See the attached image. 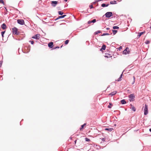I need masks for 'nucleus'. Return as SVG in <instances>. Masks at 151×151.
Masks as SVG:
<instances>
[{"label": "nucleus", "mask_w": 151, "mask_h": 151, "mask_svg": "<svg viewBox=\"0 0 151 151\" xmlns=\"http://www.w3.org/2000/svg\"><path fill=\"white\" fill-rule=\"evenodd\" d=\"M142 109L144 110V115H147L148 113V105L146 104H145V106H143Z\"/></svg>", "instance_id": "f257e3e1"}, {"label": "nucleus", "mask_w": 151, "mask_h": 151, "mask_svg": "<svg viewBox=\"0 0 151 151\" xmlns=\"http://www.w3.org/2000/svg\"><path fill=\"white\" fill-rule=\"evenodd\" d=\"M12 34L13 35H18L19 34V32H18V29L16 27H14L12 28Z\"/></svg>", "instance_id": "f03ea898"}, {"label": "nucleus", "mask_w": 151, "mask_h": 151, "mask_svg": "<svg viewBox=\"0 0 151 151\" xmlns=\"http://www.w3.org/2000/svg\"><path fill=\"white\" fill-rule=\"evenodd\" d=\"M130 53V51L129 50V48L128 47H126L122 52L123 54L125 55L129 54Z\"/></svg>", "instance_id": "7ed1b4c3"}, {"label": "nucleus", "mask_w": 151, "mask_h": 151, "mask_svg": "<svg viewBox=\"0 0 151 151\" xmlns=\"http://www.w3.org/2000/svg\"><path fill=\"white\" fill-rule=\"evenodd\" d=\"M129 98V100L130 102L133 101L134 100L135 96L133 94H131L128 96Z\"/></svg>", "instance_id": "20e7f679"}, {"label": "nucleus", "mask_w": 151, "mask_h": 151, "mask_svg": "<svg viewBox=\"0 0 151 151\" xmlns=\"http://www.w3.org/2000/svg\"><path fill=\"white\" fill-rule=\"evenodd\" d=\"M107 18H110L113 16V13L112 12H107L104 14Z\"/></svg>", "instance_id": "39448f33"}, {"label": "nucleus", "mask_w": 151, "mask_h": 151, "mask_svg": "<svg viewBox=\"0 0 151 151\" xmlns=\"http://www.w3.org/2000/svg\"><path fill=\"white\" fill-rule=\"evenodd\" d=\"M40 36L39 34H37L32 36V38L36 40H39L40 38Z\"/></svg>", "instance_id": "423d86ee"}, {"label": "nucleus", "mask_w": 151, "mask_h": 151, "mask_svg": "<svg viewBox=\"0 0 151 151\" xmlns=\"http://www.w3.org/2000/svg\"><path fill=\"white\" fill-rule=\"evenodd\" d=\"M17 22L18 24L23 25L24 24V22L23 19H19L17 20Z\"/></svg>", "instance_id": "0eeeda50"}, {"label": "nucleus", "mask_w": 151, "mask_h": 151, "mask_svg": "<svg viewBox=\"0 0 151 151\" xmlns=\"http://www.w3.org/2000/svg\"><path fill=\"white\" fill-rule=\"evenodd\" d=\"M106 32L104 33V36L110 35H111L112 34L111 30H109L108 31H106Z\"/></svg>", "instance_id": "6e6552de"}, {"label": "nucleus", "mask_w": 151, "mask_h": 151, "mask_svg": "<svg viewBox=\"0 0 151 151\" xmlns=\"http://www.w3.org/2000/svg\"><path fill=\"white\" fill-rule=\"evenodd\" d=\"M58 3V1H53L51 2V5L53 7H55Z\"/></svg>", "instance_id": "1a4fd4ad"}, {"label": "nucleus", "mask_w": 151, "mask_h": 151, "mask_svg": "<svg viewBox=\"0 0 151 151\" xmlns=\"http://www.w3.org/2000/svg\"><path fill=\"white\" fill-rule=\"evenodd\" d=\"M48 46L50 48H52L53 46V43L52 42H50L48 43Z\"/></svg>", "instance_id": "9d476101"}, {"label": "nucleus", "mask_w": 151, "mask_h": 151, "mask_svg": "<svg viewBox=\"0 0 151 151\" xmlns=\"http://www.w3.org/2000/svg\"><path fill=\"white\" fill-rule=\"evenodd\" d=\"M117 93V91H114L113 92H112L110 93L109 95H111L112 96H114L115 94H116Z\"/></svg>", "instance_id": "9b49d317"}, {"label": "nucleus", "mask_w": 151, "mask_h": 151, "mask_svg": "<svg viewBox=\"0 0 151 151\" xmlns=\"http://www.w3.org/2000/svg\"><path fill=\"white\" fill-rule=\"evenodd\" d=\"M145 31H143L141 32H140L138 33V34L137 36V38H139L142 35L144 34L145 33Z\"/></svg>", "instance_id": "f8f14e48"}, {"label": "nucleus", "mask_w": 151, "mask_h": 151, "mask_svg": "<svg viewBox=\"0 0 151 151\" xmlns=\"http://www.w3.org/2000/svg\"><path fill=\"white\" fill-rule=\"evenodd\" d=\"M96 22V20L95 19H94L92 20H89L88 21V24H90L91 23H94Z\"/></svg>", "instance_id": "ddd939ff"}, {"label": "nucleus", "mask_w": 151, "mask_h": 151, "mask_svg": "<svg viewBox=\"0 0 151 151\" xmlns=\"http://www.w3.org/2000/svg\"><path fill=\"white\" fill-rule=\"evenodd\" d=\"M120 103L122 104H124L127 103V102L125 99H123L121 100Z\"/></svg>", "instance_id": "4468645a"}, {"label": "nucleus", "mask_w": 151, "mask_h": 151, "mask_svg": "<svg viewBox=\"0 0 151 151\" xmlns=\"http://www.w3.org/2000/svg\"><path fill=\"white\" fill-rule=\"evenodd\" d=\"M1 28L3 29H5L6 28V25L5 23H3L1 25Z\"/></svg>", "instance_id": "2eb2a0df"}, {"label": "nucleus", "mask_w": 151, "mask_h": 151, "mask_svg": "<svg viewBox=\"0 0 151 151\" xmlns=\"http://www.w3.org/2000/svg\"><path fill=\"white\" fill-rule=\"evenodd\" d=\"M113 130L112 128H106L104 129V130L111 132Z\"/></svg>", "instance_id": "dca6fc26"}, {"label": "nucleus", "mask_w": 151, "mask_h": 151, "mask_svg": "<svg viewBox=\"0 0 151 151\" xmlns=\"http://www.w3.org/2000/svg\"><path fill=\"white\" fill-rule=\"evenodd\" d=\"M117 3L116 1L115 0L114 1H111L110 2V4H116Z\"/></svg>", "instance_id": "f3484780"}, {"label": "nucleus", "mask_w": 151, "mask_h": 151, "mask_svg": "<svg viewBox=\"0 0 151 151\" xmlns=\"http://www.w3.org/2000/svg\"><path fill=\"white\" fill-rule=\"evenodd\" d=\"M104 57L107 58H111V56L109 54H107L105 53V55H104Z\"/></svg>", "instance_id": "a211bd4d"}, {"label": "nucleus", "mask_w": 151, "mask_h": 151, "mask_svg": "<svg viewBox=\"0 0 151 151\" xmlns=\"http://www.w3.org/2000/svg\"><path fill=\"white\" fill-rule=\"evenodd\" d=\"M112 31L114 35H115V34H116L118 32L117 30H114L112 29H111V31Z\"/></svg>", "instance_id": "6ab92c4d"}, {"label": "nucleus", "mask_w": 151, "mask_h": 151, "mask_svg": "<svg viewBox=\"0 0 151 151\" xmlns=\"http://www.w3.org/2000/svg\"><path fill=\"white\" fill-rule=\"evenodd\" d=\"M66 16V15H62L60 16H59L58 17V18L60 19H62L65 17Z\"/></svg>", "instance_id": "aec40b11"}, {"label": "nucleus", "mask_w": 151, "mask_h": 151, "mask_svg": "<svg viewBox=\"0 0 151 151\" xmlns=\"http://www.w3.org/2000/svg\"><path fill=\"white\" fill-rule=\"evenodd\" d=\"M123 75V73L121 74L119 77L117 79V81H121V78H122Z\"/></svg>", "instance_id": "412c9836"}, {"label": "nucleus", "mask_w": 151, "mask_h": 151, "mask_svg": "<svg viewBox=\"0 0 151 151\" xmlns=\"http://www.w3.org/2000/svg\"><path fill=\"white\" fill-rule=\"evenodd\" d=\"M86 125V123H84L83 125H82L81 126V128H80V130H81L82 129H83L84 128V127Z\"/></svg>", "instance_id": "4be33fe9"}, {"label": "nucleus", "mask_w": 151, "mask_h": 151, "mask_svg": "<svg viewBox=\"0 0 151 151\" xmlns=\"http://www.w3.org/2000/svg\"><path fill=\"white\" fill-rule=\"evenodd\" d=\"M103 50H104V44H103L102 45L101 47V48L100 50V51H102L103 52Z\"/></svg>", "instance_id": "5701e85b"}, {"label": "nucleus", "mask_w": 151, "mask_h": 151, "mask_svg": "<svg viewBox=\"0 0 151 151\" xmlns=\"http://www.w3.org/2000/svg\"><path fill=\"white\" fill-rule=\"evenodd\" d=\"M59 15H62L63 14V12L62 11H58V12Z\"/></svg>", "instance_id": "b1692460"}, {"label": "nucleus", "mask_w": 151, "mask_h": 151, "mask_svg": "<svg viewBox=\"0 0 151 151\" xmlns=\"http://www.w3.org/2000/svg\"><path fill=\"white\" fill-rule=\"evenodd\" d=\"M112 106V104L110 102L109 103V105H108L107 106V107L109 108H111V106Z\"/></svg>", "instance_id": "393cba45"}, {"label": "nucleus", "mask_w": 151, "mask_h": 151, "mask_svg": "<svg viewBox=\"0 0 151 151\" xmlns=\"http://www.w3.org/2000/svg\"><path fill=\"white\" fill-rule=\"evenodd\" d=\"M113 28L114 29H118L119 28V27L117 26H114L113 27Z\"/></svg>", "instance_id": "a878e982"}, {"label": "nucleus", "mask_w": 151, "mask_h": 151, "mask_svg": "<svg viewBox=\"0 0 151 151\" xmlns=\"http://www.w3.org/2000/svg\"><path fill=\"white\" fill-rule=\"evenodd\" d=\"M131 109L133 111H136V108L134 106H132V107H131Z\"/></svg>", "instance_id": "bb28decb"}, {"label": "nucleus", "mask_w": 151, "mask_h": 151, "mask_svg": "<svg viewBox=\"0 0 151 151\" xmlns=\"http://www.w3.org/2000/svg\"><path fill=\"white\" fill-rule=\"evenodd\" d=\"M100 32H101L100 31L98 30V31H96L94 33V34L95 35H97L99 33H100Z\"/></svg>", "instance_id": "cd10ccee"}, {"label": "nucleus", "mask_w": 151, "mask_h": 151, "mask_svg": "<svg viewBox=\"0 0 151 151\" xmlns=\"http://www.w3.org/2000/svg\"><path fill=\"white\" fill-rule=\"evenodd\" d=\"M109 30H111L110 29V28L109 27L106 28L104 29V32H105L106 31H107L108 30H109Z\"/></svg>", "instance_id": "c85d7f7f"}, {"label": "nucleus", "mask_w": 151, "mask_h": 151, "mask_svg": "<svg viewBox=\"0 0 151 151\" xmlns=\"http://www.w3.org/2000/svg\"><path fill=\"white\" fill-rule=\"evenodd\" d=\"M150 43V42L149 40H147L145 42V44H146L147 45L149 44Z\"/></svg>", "instance_id": "c756f323"}, {"label": "nucleus", "mask_w": 151, "mask_h": 151, "mask_svg": "<svg viewBox=\"0 0 151 151\" xmlns=\"http://www.w3.org/2000/svg\"><path fill=\"white\" fill-rule=\"evenodd\" d=\"M5 31H2L1 32V36L3 37H4V34L5 33Z\"/></svg>", "instance_id": "7c9ffc66"}, {"label": "nucleus", "mask_w": 151, "mask_h": 151, "mask_svg": "<svg viewBox=\"0 0 151 151\" xmlns=\"http://www.w3.org/2000/svg\"><path fill=\"white\" fill-rule=\"evenodd\" d=\"M69 42V40H67L65 41V45H67V44H68Z\"/></svg>", "instance_id": "2f4dec72"}, {"label": "nucleus", "mask_w": 151, "mask_h": 151, "mask_svg": "<svg viewBox=\"0 0 151 151\" xmlns=\"http://www.w3.org/2000/svg\"><path fill=\"white\" fill-rule=\"evenodd\" d=\"M85 141L86 142H89L90 141V139L87 137L85 138Z\"/></svg>", "instance_id": "473e14b6"}, {"label": "nucleus", "mask_w": 151, "mask_h": 151, "mask_svg": "<svg viewBox=\"0 0 151 151\" xmlns=\"http://www.w3.org/2000/svg\"><path fill=\"white\" fill-rule=\"evenodd\" d=\"M0 3L4 5V2L3 0H0Z\"/></svg>", "instance_id": "72a5a7b5"}, {"label": "nucleus", "mask_w": 151, "mask_h": 151, "mask_svg": "<svg viewBox=\"0 0 151 151\" xmlns=\"http://www.w3.org/2000/svg\"><path fill=\"white\" fill-rule=\"evenodd\" d=\"M29 42L31 43V44L33 45L34 44V41L32 40H29Z\"/></svg>", "instance_id": "f704fd0d"}, {"label": "nucleus", "mask_w": 151, "mask_h": 151, "mask_svg": "<svg viewBox=\"0 0 151 151\" xmlns=\"http://www.w3.org/2000/svg\"><path fill=\"white\" fill-rule=\"evenodd\" d=\"M109 4H104V7H107L108 6H109Z\"/></svg>", "instance_id": "c9c22d12"}, {"label": "nucleus", "mask_w": 151, "mask_h": 151, "mask_svg": "<svg viewBox=\"0 0 151 151\" xmlns=\"http://www.w3.org/2000/svg\"><path fill=\"white\" fill-rule=\"evenodd\" d=\"M89 8L90 9H92L93 8L92 5H91L89 6Z\"/></svg>", "instance_id": "e433bc0d"}, {"label": "nucleus", "mask_w": 151, "mask_h": 151, "mask_svg": "<svg viewBox=\"0 0 151 151\" xmlns=\"http://www.w3.org/2000/svg\"><path fill=\"white\" fill-rule=\"evenodd\" d=\"M122 48V46H120L119 47V48H118L119 50H120Z\"/></svg>", "instance_id": "4c0bfd02"}, {"label": "nucleus", "mask_w": 151, "mask_h": 151, "mask_svg": "<svg viewBox=\"0 0 151 151\" xmlns=\"http://www.w3.org/2000/svg\"><path fill=\"white\" fill-rule=\"evenodd\" d=\"M60 48L58 46H56V47H54L53 48V49H57V48Z\"/></svg>", "instance_id": "58836bf2"}, {"label": "nucleus", "mask_w": 151, "mask_h": 151, "mask_svg": "<svg viewBox=\"0 0 151 151\" xmlns=\"http://www.w3.org/2000/svg\"><path fill=\"white\" fill-rule=\"evenodd\" d=\"M98 2L97 1H96V0H95L94 2H93L92 3L93 4H96V2Z\"/></svg>", "instance_id": "ea45409f"}, {"label": "nucleus", "mask_w": 151, "mask_h": 151, "mask_svg": "<svg viewBox=\"0 0 151 151\" xmlns=\"http://www.w3.org/2000/svg\"><path fill=\"white\" fill-rule=\"evenodd\" d=\"M101 6L103 7H104V3H103L101 4Z\"/></svg>", "instance_id": "a19ab883"}, {"label": "nucleus", "mask_w": 151, "mask_h": 151, "mask_svg": "<svg viewBox=\"0 0 151 151\" xmlns=\"http://www.w3.org/2000/svg\"><path fill=\"white\" fill-rule=\"evenodd\" d=\"M133 79H134V82L135 80V78L134 76H133Z\"/></svg>", "instance_id": "79ce46f5"}, {"label": "nucleus", "mask_w": 151, "mask_h": 151, "mask_svg": "<svg viewBox=\"0 0 151 151\" xmlns=\"http://www.w3.org/2000/svg\"><path fill=\"white\" fill-rule=\"evenodd\" d=\"M2 65V63L0 62V67Z\"/></svg>", "instance_id": "37998d69"}, {"label": "nucleus", "mask_w": 151, "mask_h": 151, "mask_svg": "<svg viewBox=\"0 0 151 151\" xmlns=\"http://www.w3.org/2000/svg\"><path fill=\"white\" fill-rule=\"evenodd\" d=\"M76 141H77V140H76L75 141H74V142H75V145L76 143Z\"/></svg>", "instance_id": "c03bdc74"}, {"label": "nucleus", "mask_w": 151, "mask_h": 151, "mask_svg": "<svg viewBox=\"0 0 151 151\" xmlns=\"http://www.w3.org/2000/svg\"><path fill=\"white\" fill-rule=\"evenodd\" d=\"M106 46L104 45V50H105L106 49Z\"/></svg>", "instance_id": "a18cd8bd"}, {"label": "nucleus", "mask_w": 151, "mask_h": 151, "mask_svg": "<svg viewBox=\"0 0 151 151\" xmlns=\"http://www.w3.org/2000/svg\"><path fill=\"white\" fill-rule=\"evenodd\" d=\"M60 19L59 18H58H58H57L56 19H55V20H57L58 19Z\"/></svg>", "instance_id": "49530a36"}, {"label": "nucleus", "mask_w": 151, "mask_h": 151, "mask_svg": "<svg viewBox=\"0 0 151 151\" xmlns=\"http://www.w3.org/2000/svg\"><path fill=\"white\" fill-rule=\"evenodd\" d=\"M102 141H104V138H102Z\"/></svg>", "instance_id": "de8ad7c7"}, {"label": "nucleus", "mask_w": 151, "mask_h": 151, "mask_svg": "<svg viewBox=\"0 0 151 151\" xmlns=\"http://www.w3.org/2000/svg\"><path fill=\"white\" fill-rule=\"evenodd\" d=\"M149 131L151 132V128L149 129Z\"/></svg>", "instance_id": "09e8293b"}, {"label": "nucleus", "mask_w": 151, "mask_h": 151, "mask_svg": "<svg viewBox=\"0 0 151 151\" xmlns=\"http://www.w3.org/2000/svg\"><path fill=\"white\" fill-rule=\"evenodd\" d=\"M130 106H131L132 107V106H133V105H132V104H130Z\"/></svg>", "instance_id": "8fccbe9b"}, {"label": "nucleus", "mask_w": 151, "mask_h": 151, "mask_svg": "<svg viewBox=\"0 0 151 151\" xmlns=\"http://www.w3.org/2000/svg\"><path fill=\"white\" fill-rule=\"evenodd\" d=\"M58 10H60V7H58Z\"/></svg>", "instance_id": "3c124183"}, {"label": "nucleus", "mask_w": 151, "mask_h": 151, "mask_svg": "<svg viewBox=\"0 0 151 151\" xmlns=\"http://www.w3.org/2000/svg\"><path fill=\"white\" fill-rule=\"evenodd\" d=\"M104 33H103L102 35H101V36H104Z\"/></svg>", "instance_id": "603ef678"}, {"label": "nucleus", "mask_w": 151, "mask_h": 151, "mask_svg": "<svg viewBox=\"0 0 151 151\" xmlns=\"http://www.w3.org/2000/svg\"><path fill=\"white\" fill-rule=\"evenodd\" d=\"M112 44L113 45H114V44H115V43H114V42H113V43H112Z\"/></svg>", "instance_id": "864d4df0"}, {"label": "nucleus", "mask_w": 151, "mask_h": 151, "mask_svg": "<svg viewBox=\"0 0 151 151\" xmlns=\"http://www.w3.org/2000/svg\"><path fill=\"white\" fill-rule=\"evenodd\" d=\"M134 81H133V83H132V84H134Z\"/></svg>", "instance_id": "5fc2aeb1"}, {"label": "nucleus", "mask_w": 151, "mask_h": 151, "mask_svg": "<svg viewBox=\"0 0 151 151\" xmlns=\"http://www.w3.org/2000/svg\"><path fill=\"white\" fill-rule=\"evenodd\" d=\"M64 1L65 2H67V0H64Z\"/></svg>", "instance_id": "6e6d98bb"}, {"label": "nucleus", "mask_w": 151, "mask_h": 151, "mask_svg": "<svg viewBox=\"0 0 151 151\" xmlns=\"http://www.w3.org/2000/svg\"><path fill=\"white\" fill-rule=\"evenodd\" d=\"M70 139H72V137H70Z\"/></svg>", "instance_id": "4d7b16f0"}, {"label": "nucleus", "mask_w": 151, "mask_h": 151, "mask_svg": "<svg viewBox=\"0 0 151 151\" xmlns=\"http://www.w3.org/2000/svg\"><path fill=\"white\" fill-rule=\"evenodd\" d=\"M150 29H151V26H150Z\"/></svg>", "instance_id": "13d9d810"}, {"label": "nucleus", "mask_w": 151, "mask_h": 151, "mask_svg": "<svg viewBox=\"0 0 151 151\" xmlns=\"http://www.w3.org/2000/svg\"><path fill=\"white\" fill-rule=\"evenodd\" d=\"M105 122H104V123H105ZM105 125V123H104V125Z\"/></svg>", "instance_id": "bf43d9fd"}, {"label": "nucleus", "mask_w": 151, "mask_h": 151, "mask_svg": "<svg viewBox=\"0 0 151 151\" xmlns=\"http://www.w3.org/2000/svg\"><path fill=\"white\" fill-rule=\"evenodd\" d=\"M62 46H63V45L61 46L60 47L61 48L62 47Z\"/></svg>", "instance_id": "052dcab7"}, {"label": "nucleus", "mask_w": 151, "mask_h": 151, "mask_svg": "<svg viewBox=\"0 0 151 151\" xmlns=\"http://www.w3.org/2000/svg\"><path fill=\"white\" fill-rule=\"evenodd\" d=\"M106 127V126H104V127Z\"/></svg>", "instance_id": "680f3d73"}, {"label": "nucleus", "mask_w": 151, "mask_h": 151, "mask_svg": "<svg viewBox=\"0 0 151 151\" xmlns=\"http://www.w3.org/2000/svg\"><path fill=\"white\" fill-rule=\"evenodd\" d=\"M5 9H6V10H7V9H6V8H5Z\"/></svg>", "instance_id": "e2e57ef3"}, {"label": "nucleus", "mask_w": 151, "mask_h": 151, "mask_svg": "<svg viewBox=\"0 0 151 151\" xmlns=\"http://www.w3.org/2000/svg\"><path fill=\"white\" fill-rule=\"evenodd\" d=\"M103 17H104V15L102 16Z\"/></svg>", "instance_id": "0e129e2a"}]
</instances>
